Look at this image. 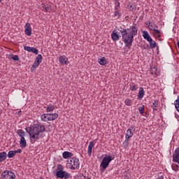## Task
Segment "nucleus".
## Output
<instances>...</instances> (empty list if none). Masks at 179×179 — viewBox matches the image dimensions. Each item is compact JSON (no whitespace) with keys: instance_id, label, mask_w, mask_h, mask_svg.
I'll use <instances>...</instances> for the list:
<instances>
[{"instance_id":"f257e3e1","label":"nucleus","mask_w":179,"mask_h":179,"mask_svg":"<svg viewBox=\"0 0 179 179\" xmlns=\"http://www.w3.org/2000/svg\"><path fill=\"white\" fill-rule=\"evenodd\" d=\"M120 33L125 47H131L134 43V37L138 36V29L135 26H131L129 28L121 29Z\"/></svg>"},{"instance_id":"f03ea898","label":"nucleus","mask_w":179,"mask_h":179,"mask_svg":"<svg viewBox=\"0 0 179 179\" xmlns=\"http://www.w3.org/2000/svg\"><path fill=\"white\" fill-rule=\"evenodd\" d=\"M29 138L31 140L37 141L43 139L45 136V126L41 124H35L29 128Z\"/></svg>"},{"instance_id":"7ed1b4c3","label":"nucleus","mask_w":179,"mask_h":179,"mask_svg":"<svg viewBox=\"0 0 179 179\" xmlns=\"http://www.w3.org/2000/svg\"><path fill=\"white\" fill-rule=\"evenodd\" d=\"M67 166L70 170H76V169H79L80 162L76 157H71L70 160L67 161Z\"/></svg>"},{"instance_id":"20e7f679","label":"nucleus","mask_w":179,"mask_h":179,"mask_svg":"<svg viewBox=\"0 0 179 179\" xmlns=\"http://www.w3.org/2000/svg\"><path fill=\"white\" fill-rule=\"evenodd\" d=\"M113 160H114V157H113V156H110V155L105 156L100 164V168L103 171L106 170V169L108 167V166L110 165V163H111Z\"/></svg>"},{"instance_id":"39448f33","label":"nucleus","mask_w":179,"mask_h":179,"mask_svg":"<svg viewBox=\"0 0 179 179\" xmlns=\"http://www.w3.org/2000/svg\"><path fill=\"white\" fill-rule=\"evenodd\" d=\"M58 169L59 170L56 172V176L58 178L68 179V178H69V177H71V175L69 174V173H68L66 171H63L64 170V166H62V165L59 164L58 165Z\"/></svg>"},{"instance_id":"423d86ee","label":"nucleus","mask_w":179,"mask_h":179,"mask_svg":"<svg viewBox=\"0 0 179 179\" xmlns=\"http://www.w3.org/2000/svg\"><path fill=\"white\" fill-rule=\"evenodd\" d=\"M1 177L3 179H15L16 175L12 171L6 170L2 172Z\"/></svg>"},{"instance_id":"0eeeda50","label":"nucleus","mask_w":179,"mask_h":179,"mask_svg":"<svg viewBox=\"0 0 179 179\" xmlns=\"http://www.w3.org/2000/svg\"><path fill=\"white\" fill-rule=\"evenodd\" d=\"M172 157H173L172 162L173 163H178V164H179V148H177L175 150V152L173 154Z\"/></svg>"},{"instance_id":"6e6552de","label":"nucleus","mask_w":179,"mask_h":179,"mask_svg":"<svg viewBox=\"0 0 179 179\" xmlns=\"http://www.w3.org/2000/svg\"><path fill=\"white\" fill-rule=\"evenodd\" d=\"M120 2H115V13L114 16L117 17V19H120L121 17V13H120Z\"/></svg>"},{"instance_id":"1a4fd4ad","label":"nucleus","mask_w":179,"mask_h":179,"mask_svg":"<svg viewBox=\"0 0 179 179\" xmlns=\"http://www.w3.org/2000/svg\"><path fill=\"white\" fill-rule=\"evenodd\" d=\"M110 37L113 41H118L120 40V33L117 31V29H115L112 31Z\"/></svg>"},{"instance_id":"9d476101","label":"nucleus","mask_w":179,"mask_h":179,"mask_svg":"<svg viewBox=\"0 0 179 179\" xmlns=\"http://www.w3.org/2000/svg\"><path fill=\"white\" fill-rule=\"evenodd\" d=\"M134 126H131L126 131L125 139H131L132 136H134V132H132V129H134Z\"/></svg>"},{"instance_id":"9b49d317","label":"nucleus","mask_w":179,"mask_h":179,"mask_svg":"<svg viewBox=\"0 0 179 179\" xmlns=\"http://www.w3.org/2000/svg\"><path fill=\"white\" fill-rule=\"evenodd\" d=\"M41 8H42V10L43 12H46V13H51V5L50 4H44V3H42L41 4Z\"/></svg>"},{"instance_id":"f8f14e48","label":"nucleus","mask_w":179,"mask_h":179,"mask_svg":"<svg viewBox=\"0 0 179 179\" xmlns=\"http://www.w3.org/2000/svg\"><path fill=\"white\" fill-rule=\"evenodd\" d=\"M24 33L26 36H31V26L30 23L27 22L25 24V30Z\"/></svg>"},{"instance_id":"ddd939ff","label":"nucleus","mask_w":179,"mask_h":179,"mask_svg":"<svg viewBox=\"0 0 179 179\" xmlns=\"http://www.w3.org/2000/svg\"><path fill=\"white\" fill-rule=\"evenodd\" d=\"M145 24L146 26H148L150 30H155L156 29H157V25H156V24H155V22H153L147 21L145 22Z\"/></svg>"},{"instance_id":"4468645a","label":"nucleus","mask_w":179,"mask_h":179,"mask_svg":"<svg viewBox=\"0 0 179 179\" xmlns=\"http://www.w3.org/2000/svg\"><path fill=\"white\" fill-rule=\"evenodd\" d=\"M93 148H94V141H90L88 145L87 149V155L88 156H92V152L93 150Z\"/></svg>"},{"instance_id":"2eb2a0df","label":"nucleus","mask_w":179,"mask_h":179,"mask_svg":"<svg viewBox=\"0 0 179 179\" xmlns=\"http://www.w3.org/2000/svg\"><path fill=\"white\" fill-rule=\"evenodd\" d=\"M143 38H145V40H147L148 43H151L152 37L150 36V35H149V33H148V31H143Z\"/></svg>"},{"instance_id":"dca6fc26","label":"nucleus","mask_w":179,"mask_h":179,"mask_svg":"<svg viewBox=\"0 0 179 179\" xmlns=\"http://www.w3.org/2000/svg\"><path fill=\"white\" fill-rule=\"evenodd\" d=\"M59 61L62 65H68V57L66 56H61Z\"/></svg>"},{"instance_id":"f3484780","label":"nucleus","mask_w":179,"mask_h":179,"mask_svg":"<svg viewBox=\"0 0 179 179\" xmlns=\"http://www.w3.org/2000/svg\"><path fill=\"white\" fill-rule=\"evenodd\" d=\"M20 146L22 148V149H24V148L27 146V142L26 141V138L24 137L20 138Z\"/></svg>"},{"instance_id":"a211bd4d","label":"nucleus","mask_w":179,"mask_h":179,"mask_svg":"<svg viewBox=\"0 0 179 179\" xmlns=\"http://www.w3.org/2000/svg\"><path fill=\"white\" fill-rule=\"evenodd\" d=\"M143 96H145V90H143V87H140L138 94V99H139V100H142V99H143Z\"/></svg>"},{"instance_id":"6ab92c4d","label":"nucleus","mask_w":179,"mask_h":179,"mask_svg":"<svg viewBox=\"0 0 179 179\" xmlns=\"http://www.w3.org/2000/svg\"><path fill=\"white\" fill-rule=\"evenodd\" d=\"M49 115L48 113H43V115H41V120L43 122H47V121H49Z\"/></svg>"},{"instance_id":"aec40b11","label":"nucleus","mask_w":179,"mask_h":179,"mask_svg":"<svg viewBox=\"0 0 179 179\" xmlns=\"http://www.w3.org/2000/svg\"><path fill=\"white\" fill-rule=\"evenodd\" d=\"M62 156L63 159H69V157H72V156H73V154L71 152L66 151L63 152Z\"/></svg>"},{"instance_id":"412c9836","label":"nucleus","mask_w":179,"mask_h":179,"mask_svg":"<svg viewBox=\"0 0 179 179\" xmlns=\"http://www.w3.org/2000/svg\"><path fill=\"white\" fill-rule=\"evenodd\" d=\"M48 115H49V121H54L55 120H57V118H58L57 113H48Z\"/></svg>"},{"instance_id":"4be33fe9","label":"nucleus","mask_w":179,"mask_h":179,"mask_svg":"<svg viewBox=\"0 0 179 179\" xmlns=\"http://www.w3.org/2000/svg\"><path fill=\"white\" fill-rule=\"evenodd\" d=\"M55 110V106L52 104H49L46 108V113H52Z\"/></svg>"},{"instance_id":"5701e85b","label":"nucleus","mask_w":179,"mask_h":179,"mask_svg":"<svg viewBox=\"0 0 179 179\" xmlns=\"http://www.w3.org/2000/svg\"><path fill=\"white\" fill-rule=\"evenodd\" d=\"M7 154L6 152H0V163H2L3 160H6Z\"/></svg>"},{"instance_id":"b1692460","label":"nucleus","mask_w":179,"mask_h":179,"mask_svg":"<svg viewBox=\"0 0 179 179\" xmlns=\"http://www.w3.org/2000/svg\"><path fill=\"white\" fill-rule=\"evenodd\" d=\"M98 62L100 65H107V59L103 57L101 59H99Z\"/></svg>"},{"instance_id":"393cba45","label":"nucleus","mask_w":179,"mask_h":179,"mask_svg":"<svg viewBox=\"0 0 179 179\" xmlns=\"http://www.w3.org/2000/svg\"><path fill=\"white\" fill-rule=\"evenodd\" d=\"M17 134L18 136L20 137V138H24V136H26V132H24V131H23L22 129L18 130Z\"/></svg>"},{"instance_id":"a878e982","label":"nucleus","mask_w":179,"mask_h":179,"mask_svg":"<svg viewBox=\"0 0 179 179\" xmlns=\"http://www.w3.org/2000/svg\"><path fill=\"white\" fill-rule=\"evenodd\" d=\"M171 169L173 171H179V164H172Z\"/></svg>"},{"instance_id":"bb28decb","label":"nucleus","mask_w":179,"mask_h":179,"mask_svg":"<svg viewBox=\"0 0 179 179\" xmlns=\"http://www.w3.org/2000/svg\"><path fill=\"white\" fill-rule=\"evenodd\" d=\"M122 145L124 149H127L129 146V140L128 138H125Z\"/></svg>"},{"instance_id":"cd10ccee","label":"nucleus","mask_w":179,"mask_h":179,"mask_svg":"<svg viewBox=\"0 0 179 179\" xmlns=\"http://www.w3.org/2000/svg\"><path fill=\"white\" fill-rule=\"evenodd\" d=\"M153 35L155 36V37H157V38H159L160 37V31L157 30V29H154L153 30Z\"/></svg>"},{"instance_id":"c85d7f7f","label":"nucleus","mask_w":179,"mask_h":179,"mask_svg":"<svg viewBox=\"0 0 179 179\" xmlns=\"http://www.w3.org/2000/svg\"><path fill=\"white\" fill-rule=\"evenodd\" d=\"M35 62H36L39 64H40L41 62H43V55H38Z\"/></svg>"},{"instance_id":"c756f323","label":"nucleus","mask_w":179,"mask_h":179,"mask_svg":"<svg viewBox=\"0 0 179 179\" xmlns=\"http://www.w3.org/2000/svg\"><path fill=\"white\" fill-rule=\"evenodd\" d=\"M38 65H40L39 63H38L37 62H34V64L31 67V72H33L34 69H37V68H38Z\"/></svg>"},{"instance_id":"7c9ffc66","label":"nucleus","mask_w":179,"mask_h":179,"mask_svg":"<svg viewBox=\"0 0 179 179\" xmlns=\"http://www.w3.org/2000/svg\"><path fill=\"white\" fill-rule=\"evenodd\" d=\"M150 72L152 75H157V69L156 67H151Z\"/></svg>"},{"instance_id":"2f4dec72","label":"nucleus","mask_w":179,"mask_h":179,"mask_svg":"<svg viewBox=\"0 0 179 179\" xmlns=\"http://www.w3.org/2000/svg\"><path fill=\"white\" fill-rule=\"evenodd\" d=\"M159 107V103L155 101V102L152 103V110L153 111H157V108Z\"/></svg>"},{"instance_id":"473e14b6","label":"nucleus","mask_w":179,"mask_h":179,"mask_svg":"<svg viewBox=\"0 0 179 179\" xmlns=\"http://www.w3.org/2000/svg\"><path fill=\"white\" fill-rule=\"evenodd\" d=\"M138 111H139L140 114H142V115H143V113L145 111V106L142 105L141 106H139Z\"/></svg>"},{"instance_id":"72a5a7b5","label":"nucleus","mask_w":179,"mask_h":179,"mask_svg":"<svg viewBox=\"0 0 179 179\" xmlns=\"http://www.w3.org/2000/svg\"><path fill=\"white\" fill-rule=\"evenodd\" d=\"M124 103H125L128 107H129V106H132V101H131V99H127L125 100V101H124Z\"/></svg>"},{"instance_id":"f704fd0d","label":"nucleus","mask_w":179,"mask_h":179,"mask_svg":"<svg viewBox=\"0 0 179 179\" xmlns=\"http://www.w3.org/2000/svg\"><path fill=\"white\" fill-rule=\"evenodd\" d=\"M7 156L8 159H12V157H15V154L13 152V150L9 151Z\"/></svg>"},{"instance_id":"c9c22d12","label":"nucleus","mask_w":179,"mask_h":179,"mask_svg":"<svg viewBox=\"0 0 179 179\" xmlns=\"http://www.w3.org/2000/svg\"><path fill=\"white\" fill-rule=\"evenodd\" d=\"M10 59H13V61H19V56L17 55H10Z\"/></svg>"},{"instance_id":"e433bc0d","label":"nucleus","mask_w":179,"mask_h":179,"mask_svg":"<svg viewBox=\"0 0 179 179\" xmlns=\"http://www.w3.org/2000/svg\"><path fill=\"white\" fill-rule=\"evenodd\" d=\"M149 43H150V47L151 48H156V42L153 41V39H152V41L149 42Z\"/></svg>"},{"instance_id":"4c0bfd02","label":"nucleus","mask_w":179,"mask_h":179,"mask_svg":"<svg viewBox=\"0 0 179 179\" xmlns=\"http://www.w3.org/2000/svg\"><path fill=\"white\" fill-rule=\"evenodd\" d=\"M130 90H131V92H136V90H138V86L136 85H131Z\"/></svg>"},{"instance_id":"58836bf2","label":"nucleus","mask_w":179,"mask_h":179,"mask_svg":"<svg viewBox=\"0 0 179 179\" xmlns=\"http://www.w3.org/2000/svg\"><path fill=\"white\" fill-rule=\"evenodd\" d=\"M33 47H30V46H24V50L25 51H27L28 52H31V50H32Z\"/></svg>"},{"instance_id":"ea45409f","label":"nucleus","mask_w":179,"mask_h":179,"mask_svg":"<svg viewBox=\"0 0 179 179\" xmlns=\"http://www.w3.org/2000/svg\"><path fill=\"white\" fill-rule=\"evenodd\" d=\"M31 52H33V54H35L36 55H38V50L36 48H32Z\"/></svg>"},{"instance_id":"a19ab883","label":"nucleus","mask_w":179,"mask_h":179,"mask_svg":"<svg viewBox=\"0 0 179 179\" xmlns=\"http://www.w3.org/2000/svg\"><path fill=\"white\" fill-rule=\"evenodd\" d=\"M174 104L179 106V95L178 96L177 99L174 101Z\"/></svg>"},{"instance_id":"79ce46f5","label":"nucleus","mask_w":179,"mask_h":179,"mask_svg":"<svg viewBox=\"0 0 179 179\" xmlns=\"http://www.w3.org/2000/svg\"><path fill=\"white\" fill-rule=\"evenodd\" d=\"M17 153H22V150L20 149L17 150Z\"/></svg>"},{"instance_id":"37998d69","label":"nucleus","mask_w":179,"mask_h":179,"mask_svg":"<svg viewBox=\"0 0 179 179\" xmlns=\"http://www.w3.org/2000/svg\"><path fill=\"white\" fill-rule=\"evenodd\" d=\"M17 115H20V114H22V110H19L17 113Z\"/></svg>"},{"instance_id":"c03bdc74","label":"nucleus","mask_w":179,"mask_h":179,"mask_svg":"<svg viewBox=\"0 0 179 179\" xmlns=\"http://www.w3.org/2000/svg\"><path fill=\"white\" fill-rule=\"evenodd\" d=\"M14 155L17 153V150H13Z\"/></svg>"},{"instance_id":"a18cd8bd","label":"nucleus","mask_w":179,"mask_h":179,"mask_svg":"<svg viewBox=\"0 0 179 179\" xmlns=\"http://www.w3.org/2000/svg\"><path fill=\"white\" fill-rule=\"evenodd\" d=\"M1 2H2V0H0V3H1Z\"/></svg>"},{"instance_id":"49530a36","label":"nucleus","mask_w":179,"mask_h":179,"mask_svg":"<svg viewBox=\"0 0 179 179\" xmlns=\"http://www.w3.org/2000/svg\"><path fill=\"white\" fill-rule=\"evenodd\" d=\"M87 179H91L90 178H87Z\"/></svg>"},{"instance_id":"de8ad7c7","label":"nucleus","mask_w":179,"mask_h":179,"mask_svg":"<svg viewBox=\"0 0 179 179\" xmlns=\"http://www.w3.org/2000/svg\"><path fill=\"white\" fill-rule=\"evenodd\" d=\"M130 8H132V6H130Z\"/></svg>"},{"instance_id":"09e8293b","label":"nucleus","mask_w":179,"mask_h":179,"mask_svg":"<svg viewBox=\"0 0 179 179\" xmlns=\"http://www.w3.org/2000/svg\"><path fill=\"white\" fill-rule=\"evenodd\" d=\"M135 1H139V0H135Z\"/></svg>"}]
</instances>
